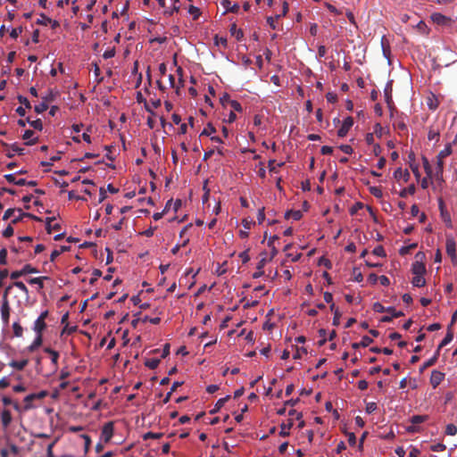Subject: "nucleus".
Returning <instances> with one entry per match:
<instances>
[{"label":"nucleus","mask_w":457,"mask_h":457,"mask_svg":"<svg viewBox=\"0 0 457 457\" xmlns=\"http://www.w3.org/2000/svg\"><path fill=\"white\" fill-rule=\"evenodd\" d=\"M445 434L448 436H455L457 434V427L452 423L446 425Z\"/></svg>","instance_id":"ea45409f"},{"label":"nucleus","mask_w":457,"mask_h":457,"mask_svg":"<svg viewBox=\"0 0 457 457\" xmlns=\"http://www.w3.org/2000/svg\"><path fill=\"white\" fill-rule=\"evenodd\" d=\"M113 423L112 421L105 423L102 428L101 439L104 440V443H108L113 436Z\"/></svg>","instance_id":"20e7f679"},{"label":"nucleus","mask_w":457,"mask_h":457,"mask_svg":"<svg viewBox=\"0 0 457 457\" xmlns=\"http://www.w3.org/2000/svg\"><path fill=\"white\" fill-rule=\"evenodd\" d=\"M392 81H388L384 88V95L386 104L390 106V104L393 103L392 99Z\"/></svg>","instance_id":"a211bd4d"},{"label":"nucleus","mask_w":457,"mask_h":457,"mask_svg":"<svg viewBox=\"0 0 457 457\" xmlns=\"http://www.w3.org/2000/svg\"><path fill=\"white\" fill-rule=\"evenodd\" d=\"M253 224V221L247 219H244L242 220V225L244 227V229H241L239 231V236L241 238H246L248 237V230L251 228V226Z\"/></svg>","instance_id":"f3484780"},{"label":"nucleus","mask_w":457,"mask_h":457,"mask_svg":"<svg viewBox=\"0 0 457 457\" xmlns=\"http://www.w3.org/2000/svg\"><path fill=\"white\" fill-rule=\"evenodd\" d=\"M373 253L375 255L380 256V257L386 256L385 250H384V248L381 245H378V246L375 247L374 250H373Z\"/></svg>","instance_id":"5fc2aeb1"},{"label":"nucleus","mask_w":457,"mask_h":457,"mask_svg":"<svg viewBox=\"0 0 457 457\" xmlns=\"http://www.w3.org/2000/svg\"><path fill=\"white\" fill-rule=\"evenodd\" d=\"M70 375H71V373L68 370V369L64 368L61 370L59 378L61 380H65L67 378L70 377Z\"/></svg>","instance_id":"0e129e2a"},{"label":"nucleus","mask_w":457,"mask_h":457,"mask_svg":"<svg viewBox=\"0 0 457 457\" xmlns=\"http://www.w3.org/2000/svg\"><path fill=\"white\" fill-rule=\"evenodd\" d=\"M11 150L13 153L18 154L19 155H23L25 154V149L22 147H20L19 145H17L15 144L11 146Z\"/></svg>","instance_id":"6e6d98bb"},{"label":"nucleus","mask_w":457,"mask_h":457,"mask_svg":"<svg viewBox=\"0 0 457 457\" xmlns=\"http://www.w3.org/2000/svg\"><path fill=\"white\" fill-rule=\"evenodd\" d=\"M215 131V128L209 123L202 131L201 136H212Z\"/></svg>","instance_id":"58836bf2"},{"label":"nucleus","mask_w":457,"mask_h":457,"mask_svg":"<svg viewBox=\"0 0 457 457\" xmlns=\"http://www.w3.org/2000/svg\"><path fill=\"white\" fill-rule=\"evenodd\" d=\"M48 108V105L46 102H42L37 105H35L34 110L37 113H42L46 112Z\"/></svg>","instance_id":"37998d69"},{"label":"nucleus","mask_w":457,"mask_h":457,"mask_svg":"<svg viewBox=\"0 0 457 457\" xmlns=\"http://www.w3.org/2000/svg\"><path fill=\"white\" fill-rule=\"evenodd\" d=\"M422 162H423V167H424V170H425L427 175L428 177H431V175H432V168L430 166V163H429L428 160L426 157H423L422 158Z\"/></svg>","instance_id":"79ce46f5"},{"label":"nucleus","mask_w":457,"mask_h":457,"mask_svg":"<svg viewBox=\"0 0 457 457\" xmlns=\"http://www.w3.org/2000/svg\"><path fill=\"white\" fill-rule=\"evenodd\" d=\"M4 178L9 183H12L14 185L18 186H25L27 183V180L25 179H16V175L13 173L6 174L4 175Z\"/></svg>","instance_id":"dca6fc26"},{"label":"nucleus","mask_w":457,"mask_h":457,"mask_svg":"<svg viewBox=\"0 0 457 457\" xmlns=\"http://www.w3.org/2000/svg\"><path fill=\"white\" fill-rule=\"evenodd\" d=\"M54 220V217H48L46 220V228L49 234L52 233V223Z\"/></svg>","instance_id":"4d7b16f0"},{"label":"nucleus","mask_w":457,"mask_h":457,"mask_svg":"<svg viewBox=\"0 0 457 457\" xmlns=\"http://www.w3.org/2000/svg\"><path fill=\"white\" fill-rule=\"evenodd\" d=\"M330 310L334 313L333 325L337 326L339 324L341 313H340L338 308H337L334 303L330 304Z\"/></svg>","instance_id":"bb28decb"},{"label":"nucleus","mask_w":457,"mask_h":457,"mask_svg":"<svg viewBox=\"0 0 457 457\" xmlns=\"http://www.w3.org/2000/svg\"><path fill=\"white\" fill-rule=\"evenodd\" d=\"M444 159H437L436 162V170H437V175L440 174V176L443 175V169H444Z\"/></svg>","instance_id":"e2e57ef3"},{"label":"nucleus","mask_w":457,"mask_h":457,"mask_svg":"<svg viewBox=\"0 0 457 457\" xmlns=\"http://www.w3.org/2000/svg\"><path fill=\"white\" fill-rule=\"evenodd\" d=\"M439 131L437 129H434L433 128H430L428 133V140H436V142L439 140Z\"/></svg>","instance_id":"f704fd0d"},{"label":"nucleus","mask_w":457,"mask_h":457,"mask_svg":"<svg viewBox=\"0 0 457 457\" xmlns=\"http://www.w3.org/2000/svg\"><path fill=\"white\" fill-rule=\"evenodd\" d=\"M12 287H17L25 295L26 297H29V289L22 281H14L12 285L8 286L4 295L7 296L8 292L12 289Z\"/></svg>","instance_id":"9d476101"},{"label":"nucleus","mask_w":457,"mask_h":457,"mask_svg":"<svg viewBox=\"0 0 457 457\" xmlns=\"http://www.w3.org/2000/svg\"><path fill=\"white\" fill-rule=\"evenodd\" d=\"M21 216H29V217H31V218H33L35 220H39L36 216L28 214V213H22L20 209H18V210H16V209H8V210H6L4 214L3 220H8V219L13 217L12 222L15 223V222H17L21 219Z\"/></svg>","instance_id":"f03ea898"},{"label":"nucleus","mask_w":457,"mask_h":457,"mask_svg":"<svg viewBox=\"0 0 457 457\" xmlns=\"http://www.w3.org/2000/svg\"><path fill=\"white\" fill-rule=\"evenodd\" d=\"M18 100L21 104L25 106V108H31L29 101L25 96H19Z\"/></svg>","instance_id":"bf43d9fd"},{"label":"nucleus","mask_w":457,"mask_h":457,"mask_svg":"<svg viewBox=\"0 0 457 457\" xmlns=\"http://www.w3.org/2000/svg\"><path fill=\"white\" fill-rule=\"evenodd\" d=\"M230 398L229 395H226L225 397H222L220 399H219L213 408V410L211 411V413H215L217 412L221 407H223V405L225 404V403Z\"/></svg>","instance_id":"c85d7f7f"},{"label":"nucleus","mask_w":457,"mask_h":457,"mask_svg":"<svg viewBox=\"0 0 457 457\" xmlns=\"http://www.w3.org/2000/svg\"><path fill=\"white\" fill-rule=\"evenodd\" d=\"M430 18L433 21V22L442 26L449 24L452 21L451 18L446 17L440 12L432 13Z\"/></svg>","instance_id":"1a4fd4ad"},{"label":"nucleus","mask_w":457,"mask_h":457,"mask_svg":"<svg viewBox=\"0 0 457 457\" xmlns=\"http://www.w3.org/2000/svg\"><path fill=\"white\" fill-rule=\"evenodd\" d=\"M293 426V421L289 420L288 423H282L280 426V432L279 436H289V430Z\"/></svg>","instance_id":"393cba45"},{"label":"nucleus","mask_w":457,"mask_h":457,"mask_svg":"<svg viewBox=\"0 0 457 457\" xmlns=\"http://www.w3.org/2000/svg\"><path fill=\"white\" fill-rule=\"evenodd\" d=\"M188 12L193 16L194 20L198 19V17L201 14L200 9L198 7H196V6H194V5H190L188 7Z\"/></svg>","instance_id":"e433bc0d"},{"label":"nucleus","mask_w":457,"mask_h":457,"mask_svg":"<svg viewBox=\"0 0 457 457\" xmlns=\"http://www.w3.org/2000/svg\"><path fill=\"white\" fill-rule=\"evenodd\" d=\"M377 410V403L374 402L368 403L366 404V412L370 414Z\"/></svg>","instance_id":"603ef678"},{"label":"nucleus","mask_w":457,"mask_h":457,"mask_svg":"<svg viewBox=\"0 0 457 457\" xmlns=\"http://www.w3.org/2000/svg\"><path fill=\"white\" fill-rule=\"evenodd\" d=\"M416 261L411 265V271L413 275H424L426 272V267L423 262V259L425 258V254L421 252H419L416 256Z\"/></svg>","instance_id":"f257e3e1"},{"label":"nucleus","mask_w":457,"mask_h":457,"mask_svg":"<svg viewBox=\"0 0 457 457\" xmlns=\"http://www.w3.org/2000/svg\"><path fill=\"white\" fill-rule=\"evenodd\" d=\"M34 131L28 129L24 132L22 138L26 140V145H32L37 143V137H33Z\"/></svg>","instance_id":"412c9836"},{"label":"nucleus","mask_w":457,"mask_h":457,"mask_svg":"<svg viewBox=\"0 0 457 457\" xmlns=\"http://www.w3.org/2000/svg\"><path fill=\"white\" fill-rule=\"evenodd\" d=\"M221 4L226 9L227 12L236 13L239 10V5L237 4H232L229 0H222Z\"/></svg>","instance_id":"4be33fe9"},{"label":"nucleus","mask_w":457,"mask_h":457,"mask_svg":"<svg viewBox=\"0 0 457 457\" xmlns=\"http://www.w3.org/2000/svg\"><path fill=\"white\" fill-rule=\"evenodd\" d=\"M340 149L342 152H344L346 154H352L353 152L352 146L349 145H340Z\"/></svg>","instance_id":"680f3d73"},{"label":"nucleus","mask_w":457,"mask_h":457,"mask_svg":"<svg viewBox=\"0 0 457 457\" xmlns=\"http://www.w3.org/2000/svg\"><path fill=\"white\" fill-rule=\"evenodd\" d=\"M428 420L427 415H414L411 418L410 421L413 425L420 424Z\"/></svg>","instance_id":"c756f323"},{"label":"nucleus","mask_w":457,"mask_h":457,"mask_svg":"<svg viewBox=\"0 0 457 457\" xmlns=\"http://www.w3.org/2000/svg\"><path fill=\"white\" fill-rule=\"evenodd\" d=\"M21 270H22L23 275L31 274V273H37V270L33 268L29 264L24 265Z\"/></svg>","instance_id":"a18cd8bd"},{"label":"nucleus","mask_w":457,"mask_h":457,"mask_svg":"<svg viewBox=\"0 0 457 457\" xmlns=\"http://www.w3.org/2000/svg\"><path fill=\"white\" fill-rule=\"evenodd\" d=\"M386 312L390 313L392 318H398L403 315V312L396 311L394 307H387Z\"/></svg>","instance_id":"c03bdc74"},{"label":"nucleus","mask_w":457,"mask_h":457,"mask_svg":"<svg viewBox=\"0 0 457 457\" xmlns=\"http://www.w3.org/2000/svg\"><path fill=\"white\" fill-rule=\"evenodd\" d=\"M12 420V417L11 411L8 409L3 410L1 412V422L4 429L10 426Z\"/></svg>","instance_id":"f8f14e48"},{"label":"nucleus","mask_w":457,"mask_h":457,"mask_svg":"<svg viewBox=\"0 0 457 457\" xmlns=\"http://www.w3.org/2000/svg\"><path fill=\"white\" fill-rule=\"evenodd\" d=\"M43 343V337L41 334H36V337L31 343L30 345L28 346L29 352H34L36 349H37Z\"/></svg>","instance_id":"aec40b11"},{"label":"nucleus","mask_w":457,"mask_h":457,"mask_svg":"<svg viewBox=\"0 0 457 457\" xmlns=\"http://www.w3.org/2000/svg\"><path fill=\"white\" fill-rule=\"evenodd\" d=\"M2 401L4 405H13L14 409L19 410V404L17 403H13L10 397L4 396Z\"/></svg>","instance_id":"de8ad7c7"},{"label":"nucleus","mask_w":457,"mask_h":457,"mask_svg":"<svg viewBox=\"0 0 457 457\" xmlns=\"http://www.w3.org/2000/svg\"><path fill=\"white\" fill-rule=\"evenodd\" d=\"M24 276L22 270H14L10 274V278L13 280L17 279L18 278Z\"/></svg>","instance_id":"774afa93"},{"label":"nucleus","mask_w":457,"mask_h":457,"mask_svg":"<svg viewBox=\"0 0 457 457\" xmlns=\"http://www.w3.org/2000/svg\"><path fill=\"white\" fill-rule=\"evenodd\" d=\"M145 364L147 368L154 370L159 366L160 360L156 358L148 359Z\"/></svg>","instance_id":"72a5a7b5"},{"label":"nucleus","mask_w":457,"mask_h":457,"mask_svg":"<svg viewBox=\"0 0 457 457\" xmlns=\"http://www.w3.org/2000/svg\"><path fill=\"white\" fill-rule=\"evenodd\" d=\"M453 339V335L448 333L439 345V348L448 345Z\"/></svg>","instance_id":"13d9d810"},{"label":"nucleus","mask_w":457,"mask_h":457,"mask_svg":"<svg viewBox=\"0 0 457 457\" xmlns=\"http://www.w3.org/2000/svg\"><path fill=\"white\" fill-rule=\"evenodd\" d=\"M444 379L445 374L443 372L436 370L431 372L430 384L434 388L439 386Z\"/></svg>","instance_id":"6e6552de"},{"label":"nucleus","mask_w":457,"mask_h":457,"mask_svg":"<svg viewBox=\"0 0 457 457\" xmlns=\"http://www.w3.org/2000/svg\"><path fill=\"white\" fill-rule=\"evenodd\" d=\"M452 154V145L451 144H448L445 145V147L439 152L436 158L437 159H445V157L449 156Z\"/></svg>","instance_id":"cd10ccee"},{"label":"nucleus","mask_w":457,"mask_h":457,"mask_svg":"<svg viewBox=\"0 0 457 457\" xmlns=\"http://www.w3.org/2000/svg\"><path fill=\"white\" fill-rule=\"evenodd\" d=\"M46 327V321L42 320V319L37 318L33 324L32 329L35 331L36 334L42 335Z\"/></svg>","instance_id":"6ab92c4d"},{"label":"nucleus","mask_w":457,"mask_h":457,"mask_svg":"<svg viewBox=\"0 0 457 457\" xmlns=\"http://www.w3.org/2000/svg\"><path fill=\"white\" fill-rule=\"evenodd\" d=\"M27 121H28V123H29V125L33 129H37V130H42L43 129V123H42V120L40 119H37V120H30L29 119H27Z\"/></svg>","instance_id":"473e14b6"},{"label":"nucleus","mask_w":457,"mask_h":457,"mask_svg":"<svg viewBox=\"0 0 457 457\" xmlns=\"http://www.w3.org/2000/svg\"><path fill=\"white\" fill-rule=\"evenodd\" d=\"M44 352L50 355L53 371L55 372L58 370L59 353L50 347L44 348Z\"/></svg>","instance_id":"0eeeda50"},{"label":"nucleus","mask_w":457,"mask_h":457,"mask_svg":"<svg viewBox=\"0 0 457 457\" xmlns=\"http://www.w3.org/2000/svg\"><path fill=\"white\" fill-rule=\"evenodd\" d=\"M12 329L15 337H20L22 336L23 328L18 322L12 324Z\"/></svg>","instance_id":"4c0bfd02"},{"label":"nucleus","mask_w":457,"mask_h":457,"mask_svg":"<svg viewBox=\"0 0 457 457\" xmlns=\"http://www.w3.org/2000/svg\"><path fill=\"white\" fill-rule=\"evenodd\" d=\"M53 21L52 19H50L49 17L42 14L41 15V20H38V23L39 24H42V25H47L48 23H51Z\"/></svg>","instance_id":"338daca9"},{"label":"nucleus","mask_w":457,"mask_h":457,"mask_svg":"<svg viewBox=\"0 0 457 457\" xmlns=\"http://www.w3.org/2000/svg\"><path fill=\"white\" fill-rule=\"evenodd\" d=\"M1 312V318L3 320V323L4 326H7L9 324V318H10V306L7 300V296L4 295L3 302L1 303L0 307Z\"/></svg>","instance_id":"7ed1b4c3"},{"label":"nucleus","mask_w":457,"mask_h":457,"mask_svg":"<svg viewBox=\"0 0 457 457\" xmlns=\"http://www.w3.org/2000/svg\"><path fill=\"white\" fill-rule=\"evenodd\" d=\"M214 43L216 46H221L223 47H227L228 41H227L226 37H219L218 35H216L214 37Z\"/></svg>","instance_id":"a19ab883"},{"label":"nucleus","mask_w":457,"mask_h":457,"mask_svg":"<svg viewBox=\"0 0 457 457\" xmlns=\"http://www.w3.org/2000/svg\"><path fill=\"white\" fill-rule=\"evenodd\" d=\"M394 178L395 179H403L404 182H407L410 179V173L408 170H403L402 168H398L394 172Z\"/></svg>","instance_id":"4468645a"},{"label":"nucleus","mask_w":457,"mask_h":457,"mask_svg":"<svg viewBox=\"0 0 457 457\" xmlns=\"http://www.w3.org/2000/svg\"><path fill=\"white\" fill-rule=\"evenodd\" d=\"M48 279H49L48 277H45L44 276V277H37V278H29L28 280V282L30 285H36L37 286V289L39 292L44 287V281L45 280H48Z\"/></svg>","instance_id":"2eb2a0df"},{"label":"nucleus","mask_w":457,"mask_h":457,"mask_svg":"<svg viewBox=\"0 0 457 457\" xmlns=\"http://www.w3.org/2000/svg\"><path fill=\"white\" fill-rule=\"evenodd\" d=\"M411 283L414 287H417L425 286L426 280L424 278V275H414Z\"/></svg>","instance_id":"a878e982"},{"label":"nucleus","mask_w":457,"mask_h":457,"mask_svg":"<svg viewBox=\"0 0 457 457\" xmlns=\"http://www.w3.org/2000/svg\"><path fill=\"white\" fill-rule=\"evenodd\" d=\"M302 216H303V213L299 210H291V211H287L285 213V218L287 220L292 219L294 220H299L302 218Z\"/></svg>","instance_id":"b1692460"},{"label":"nucleus","mask_w":457,"mask_h":457,"mask_svg":"<svg viewBox=\"0 0 457 457\" xmlns=\"http://www.w3.org/2000/svg\"><path fill=\"white\" fill-rule=\"evenodd\" d=\"M81 437L84 440L85 453H87V451L89 450V447L91 445V439H90L89 436H87V435H82Z\"/></svg>","instance_id":"8fccbe9b"},{"label":"nucleus","mask_w":457,"mask_h":457,"mask_svg":"<svg viewBox=\"0 0 457 457\" xmlns=\"http://www.w3.org/2000/svg\"><path fill=\"white\" fill-rule=\"evenodd\" d=\"M415 193V186L410 185L408 187L403 188L400 191L399 195L401 197H406L407 195H413Z\"/></svg>","instance_id":"7c9ffc66"},{"label":"nucleus","mask_w":457,"mask_h":457,"mask_svg":"<svg viewBox=\"0 0 457 457\" xmlns=\"http://www.w3.org/2000/svg\"><path fill=\"white\" fill-rule=\"evenodd\" d=\"M373 310L376 312H379V313H382V312H386V308L384 307L380 303L377 302L373 304Z\"/></svg>","instance_id":"3c124183"},{"label":"nucleus","mask_w":457,"mask_h":457,"mask_svg":"<svg viewBox=\"0 0 457 457\" xmlns=\"http://www.w3.org/2000/svg\"><path fill=\"white\" fill-rule=\"evenodd\" d=\"M370 193L375 196L376 198H382L383 197V191L378 187H370Z\"/></svg>","instance_id":"c9c22d12"},{"label":"nucleus","mask_w":457,"mask_h":457,"mask_svg":"<svg viewBox=\"0 0 457 457\" xmlns=\"http://www.w3.org/2000/svg\"><path fill=\"white\" fill-rule=\"evenodd\" d=\"M353 125V120L352 117H347L343 120V123L339 129L337 130V136L339 137H344L347 135L348 131Z\"/></svg>","instance_id":"39448f33"},{"label":"nucleus","mask_w":457,"mask_h":457,"mask_svg":"<svg viewBox=\"0 0 457 457\" xmlns=\"http://www.w3.org/2000/svg\"><path fill=\"white\" fill-rule=\"evenodd\" d=\"M446 253L451 257L452 262L456 261V243L453 237H447L445 242Z\"/></svg>","instance_id":"423d86ee"},{"label":"nucleus","mask_w":457,"mask_h":457,"mask_svg":"<svg viewBox=\"0 0 457 457\" xmlns=\"http://www.w3.org/2000/svg\"><path fill=\"white\" fill-rule=\"evenodd\" d=\"M162 436L161 433L147 432L144 435L143 438L147 439H158Z\"/></svg>","instance_id":"49530a36"},{"label":"nucleus","mask_w":457,"mask_h":457,"mask_svg":"<svg viewBox=\"0 0 457 457\" xmlns=\"http://www.w3.org/2000/svg\"><path fill=\"white\" fill-rule=\"evenodd\" d=\"M373 342L372 338L368 336H363L359 343H353L352 347L357 349L359 347H367Z\"/></svg>","instance_id":"5701e85b"},{"label":"nucleus","mask_w":457,"mask_h":457,"mask_svg":"<svg viewBox=\"0 0 457 457\" xmlns=\"http://www.w3.org/2000/svg\"><path fill=\"white\" fill-rule=\"evenodd\" d=\"M307 351L304 347H300V348H296V352L294 354V359H300L302 357V354L303 353H306Z\"/></svg>","instance_id":"052dcab7"},{"label":"nucleus","mask_w":457,"mask_h":457,"mask_svg":"<svg viewBox=\"0 0 457 457\" xmlns=\"http://www.w3.org/2000/svg\"><path fill=\"white\" fill-rule=\"evenodd\" d=\"M439 209L441 212V217H442L443 221L446 224V226L448 228H451L452 227L451 217H450L449 212L445 210V204L442 200L439 201Z\"/></svg>","instance_id":"ddd939ff"},{"label":"nucleus","mask_w":457,"mask_h":457,"mask_svg":"<svg viewBox=\"0 0 457 457\" xmlns=\"http://www.w3.org/2000/svg\"><path fill=\"white\" fill-rule=\"evenodd\" d=\"M36 399V395H34V394H30V395H28L25 398H24V402L26 403V406L25 408L26 409H29L31 406H30V403Z\"/></svg>","instance_id":"864d4df0"},{"label":"nucleus","mask_w":457,"mask_h":457,"mask_svg":"<svg viewBox=\"0 0 457 457\" xmlns=\"http://www.w3.org/2000/svg\"><path fill=\"white\" fill-rule=\"evenodd\" d=\"M285 164V162H278L277 165H275V160H270L268 162V168L270 172L277 173L278 168L282 167Z\"/></svg>","instance_id":"2f4dec72"},{"label":"nucleus","mask_w":457,"mask_h":457,"mask_svg":"<svg viewBox=\"0 0 457 457\" xmlns=\"http://www.w3.org/2000/svg\"><path fill=\"white\" fill-rule=\"evenodd\" d=\"M29 363V359L12 360L8 365L15 370H23Z\"/></svg>","instance_id":"9b49d317"},{"label":"nucleus","mask_w":457,"mask_h":457,"mask_svg":"<svg viewBox=\"0 0 457 457\" xmlns=\"http://www.w3.org/2000/svg\"><path fill=\"white\" fill-rule=\"evenodd\" d=\"M234 111L242 112V106L239 102L236 100L229 101L228 104Z\"/></svg>","instance_id":"09e8293b"},{"label":"nucleus","mask_w":457,"mask_h":457,"mask_svg":"<svg viewBox=\"0 0 457 457\" xmlns=\"http://www.w3.org/2000/svg\"><path fill=\"white\" fill-rule=\"evenodd\" d=\"M10 386V380L7 377H4L0 379V388H6Z\"/></svg>","instance_id":"69168bd1"}]
</instances>
